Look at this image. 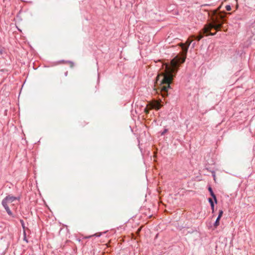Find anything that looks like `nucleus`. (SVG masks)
Listing matches in <instances>:
<instances>
[{
	"label": "nucleus",
	"mask_w": 255,
	"mask_h": 255,
	"mask_svg": "<svg viewBox=\"0 0 255 255\" xmlns=\"http://www.w3.org/2000/svg\"><path fill=\"white\" fill-rule=\"evenodd\" d=\"M23 240L25 241L26 243H28V240L26 238V232L25 230H23Z\"/></svg>",
	"instance_id": "11"
},
{
	"label": "nucleus",
	"mask_w": 255,
	"mask_h": 255,
	"mask_svg": "<svg viewBox=\"0 0 255 255\" xmlns=\"http://www.w3.org/2000/svg\"><path fill=\"white\" fill-rule=\"evenodd\" d=\"M60 63H68L70 65V66L71 67H73L74 66V63L70 61H65V60H61L60 61Z\"/></svg>",
	"instance_id": "9"
},
{
	"label": "nucleus",
	"mask_w": 255,
	"mask_h": 255,
	"mask_svg": "<svg viewBox=\"0 0 255 255\" xmlns=\"http://www.w3.org/2000/svg\"><path fill=\"white\" fill-rule=\"evenodd\" d=\"M20 222L21 224V226L22 227V228L23 229V230H25V225H24V221L22 219H20Z\"/></svg>",
	"instance_id": "14"
},
{
	"label": "nucleus",
	"mask_w": 255,
	"mask_h": 255,
	"mask_svg": "<svg viewBox=\"0 0 255 255\" xmlns=\"http://www.w3.org/2000/svg\"><path fill=\"white\" fill-rule=\"evenodd\" d=\"M205 36L204 33L202 32V29L199 32L198 34L197 35H192L191 36L192 38H194L197 41L200 40L204 36Z\"/></svg>",
	"instance_id": "4"
},
{
	"label": "nucleus",
	"mask_w": 255,
	"mask_h": 255,
	"mask_svg": "<svg viewBox=\"0 0 255 255\" xmlns=\"http://www.w3.org/2000/svg\"><path fill=\"white\" fill-rule=\"evenodd\" d=\"M3 207L6 210V211L8 215L10 216L11 217H12L13 218L15 217V216L13 215V213L10 210L9 208L8 207V205H6L5 206H3Z\"/></svg>",
	"instance_id": "6"
},
{
	"label": "nucleus",
	"mask_w": 255,
	"mask_h": 255,
	"mask_svg": "<svg viewBox=\"0 0 255 255\" xmlns=\"http://www.w3.org/2000/svg\"><path fill=\"white\" fill-rule=\"evenodd\" d=\"M20 199L19 197H14L13 196L7 195L6 196L2 201L1 204L2 206H5L8 205V203H11L15 200H19Z\"/></svg>",
	"instance_id": "3"
},
{
	"label": "nucleus",
	"mask_w": 255,
	"mask_h": 255,
	"mask_svg": "<svg viewBox=\"0 0 255 255\" xmlns=\"http://www.w3.org/2000/svg\"><path fill=\"white\" fill-rule=\"evenodd\" d=\"M64 75L65 76H67L68 75V71H66V72H65Z\"/></svg>",
	"instance_id": "20"
},
{
	"label": "nucleus",
	"mask_w": 255,
	"mask_h": 255,
	"mask_svg": "<svg viewBox=\"0 0 255 255\" xmlns=\"http://www.w3.org/2000/svg\"><path fill=\"white\" fill-rule=\"evenodd\" d=\"M225 13V12H218L217 11L213 12L212 15L211 17V22L204 25L202 28V32L204 33L205 36H214L216 35V32L212 33L211 32L212 29L216 30L221 29L223 24L226 21Z\"/></svg>",
	"instance_id": "2"
},
{
	"label": "nucleus",
	"mask_w": 255,
	"mask_h": 255,
	"mask_svg": "<svg viewBox=\"0 0 255 255\" xmlns=\"http://www.w3.org/2000/svg\"><path fill=\"white\" fill-rule=\"evenodd\" d=\"M223 211L222 210H219V214H218V216L217 218H221L222 215H223Z\"/></svg>",
	"instance_id": "13"
},
{
	"label": "nucleus",
	"mask_w": 255,
	"mask_h": 255,
	"mask_svg": "<svg viewBox=\"0 0 255 255\" xmlns=\"http://www.w3.org/2000/svg\"><path fill=\"white\" fill-rule=\"evenodd\" d=\"M5 53V49L3 47H0V55Z\"/></svg>",
	"instance_id": "12"
},
{
	"label": "nucleus",
	"mask_w": 255,
	"mask_h": 255,
	"mask_svg": "<svg viewBox=\"0 0 255 255\" xmlns=\"http://www.w3.org/2000/svg\"><path fill=\"white\" fill-rule=\"evenodd\" d=\"M168 131V129L165 128L162 132H161V135H164Z\"/></svg>",
	"instance_id": "15"
},
{
	"label": "nucleus",
	"mask_w": 255,
	"mask_h": 255,
	"mask_svg": "<svg viewBox=\"0 0 255 255\" xmlns=\"http://www.w3.org/2000/svg\"><path fill=\"white\" fill-rule=\"evenodd\" d=\"M144 111H145V112L146 113H148V111H146V109H144Z\"/></svg>",
	"instance_id": "21"
},
{
	"label": "nucleus",
	"mask_w": 255,
	"mask_h": 255,
	"mask_svg": "<svg viewBox=\"0 0 255 255\" xmlns=\"http://www.w3.org/2000/svg\"><path fill=\"white\" fill-rule=\"evenodd\" d=\"M220 219H221L219 218H217L216 219V220L215 221V222L214 224V226L215 228H217L219 225Z\"/></svg>",
	"instance_id": "10"
},
{
	"label": "nucleus",
	"mask_w": 255,
	"mask_h": 255,
	"mask_svg": "<svg viewBox=\"0 0 255 255\" xmlns=\"http://www.w3.org/2000/svg\"><path fill=\"white\" fill-rule=\"evenodd\" d=\"M78 241H79V242H81V241L80 239H78Z\"/></svg>",
	"instance_id": "24"
},
{
	"label": "nucleus",
	"mask_w": 255,
	"mask_h": 255,
	"mask_svg": "<svg viewBox=\"0 0 255 255\" xmlns=\"http://www.w3.org/2000/svg\"><path fill=\"white\" fill-rule=\"evenodd\" d=\"M161 105L159 102H156L152 104L151 108L158 110L161 108Z\"/></svg>",
	"instance_id": "7"
},
{
	"label": "nucleus",
	"mask_w": 255,
	"mask_h": 255,
	"mask_svg": "<svg viewBox=\"0 0 255 255\" xmlns=\"http://www.w3.org/2000/svg\"><path fill=\"white\" fill-rule=\"evenodd\" d=\"M140 231H141V228H138V229H137V231H136V233H137V234H139V232H140Z\"/></svg>",
	"instance_id": "19"
},
{
	"label": "nucleus",
	"mask_w": 255,
	"mask_h": 255,
	"mask_svg": "<svg viewBox=\"0 0 255 255\" xmlns=\"http://www.w3.org/2000/svg\"><path fill=\"white\" fill-rule=\"evenodd\" d=\"M208 202H209L210 204L214 203L213 199L211 198H208Z\"/></svg>",
	"instance_id": "18"
},
{
	"label": "nucleus",
	"mask_w": 255,
	"mask_h": 255,
	"mask_svg": "<svg viewBox=\"0 0 255 255\" xmlns=\"http://www.w3.org/2000/svg\"><path fill=\"white\" fill-rule=\"evenodd\" d=\"M195 43H194L193 44V47H194L195 46Z\"/></svg>",
	"instance_id": "23"
},
{
	"label": "nucleus",
	"mask_w": 255,
	"mask_h": 255,
	"mask_svg": "<svg viewBox=\"0 0 255 255\" xmlns=\"http://www.w3.org/2000/svg\"><path fill=\"white\" fill-rule=\"evenodd\" d=\"M81 126H82V127H83V126H84V124H83V123H81Z\"/></svg>",
	"instance_id": "22"
},
{
	"label": "nucleus",
	"mask_w": 255,
	"mask_h": 255,
	"mask_svg": "<svg viewBox=\"0 0 255 255\" xmlns=\"http://www.w3.org/2000/svg\"><path fill=\"white\" fill-rule=\"evenodd\" d=\"M225 8L227 11H230L231 10V6L230 5H227L225 6Z\"/></svg>",
	"instance_id": "16"
},
{
	"label": "nucleus",
	"mask_w": 255,
	"mask_h": 255,
	"mask_svg": "<svg viewBox=\"0 0 255 255\" xmlns=\"http://www.w3.org/2000/svg\"><path fill=\"white\" fill-rule=\"evenodd\" d=\"M210 206H211V210H212V213H214V207H215L214 202L213 203H212V204H211Z\"/></svg>",
	"instance_id": "17"
},
{
	"label": "nucleus",
	"mask_w": 255,
	"mask_h": 255,
	"mask_svg": "<svg viewBox=\"0 0 255 255\" xmlns=\"http://www.w3.org/2000/svg\"><path fill=\"white\" fill-rule=\"evenodd\" d=\"M208 190L209 192H210V195L212 196V197L214 199V202L216 204H217L218 201H217V199L216 196L214 194V192L213 191V189H212V188L211 186H208Z\"/></svg>",
	"instance_id": "5"
},
{
	"label": "nucleus",
	"mask_w": 255,
	"mask_h": 255,
	"mask_svg": "<svg viewBox=\"0 0 255 255\" xmlns=\"http://www.w3.org/2000/svg\"><path fill=\"white\" fill-rule=\"evenodd\" d=\"M101 233H96V234L91 235V236H85L83 238V239H89V238H92V237H99L101 236Z\"/></svg>",
	"instance_id": "8"
},
{
	"label": "nucleus",
	"mask_w": 255,
	"mask_h": 255,
	"mask_svg": "<svg viewBox=\"0 0 255 255\" xmlns=\"http://www.w3.org/2000/svg\"><path fill=\"white\" fill-rule=\"evenodd\" d=\"M191 38L190 36L185 43L178 44L182 48V52L171 60L170 65L167 66L166 72L163 75H158L156 77V83L160 85L161 94L164 98L168 96V89L171 88L170 84L175 77L180 66L185 61L188 48L192 41Z\"/></svg>",
	"instance_id": "1"
}]
</instances>
